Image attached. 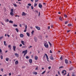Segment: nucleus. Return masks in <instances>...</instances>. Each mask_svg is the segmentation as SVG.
I'll return each instance as SVG.
<instances>
[{
    "label": "nucleus",
    "mask_w": 76,
    "mask_h": 76,
    "mask_svg": "<svg viewBox=\"0 0 76 76\" xmlns=\"http://www.w3.org/2000/svg\"><path fill=\"white\" fill-rule=\"evenodd\" d=\"M27 52H28V50H26L23 51L22 53H23V54L24 53V56H25L26 55V54H27Z\"/></svg>",
    "instance_id": "1"
},
{
    "label": "nucleus",
    "mask_w": 76,
    "mask_h": 76,
    "mask_svg": "<svg viewBox=\"0 0 76 76\" xmlns=\"http://www.w3.org/2000/svg\"><path fill=\"white\" fill-rule=\"evenodd\" d=\"M13 12V9H11V12H10V15L11 16H13L14 15V13Z\"/></svg>",
    "instance_id": "2"
},
{
    "label": "nucleus",
    "mask_w": 76,
    "mask_h": 76,
    "mask_svg": "<svg viewBox=\"0 0 76 76\" xmlns=\"http://www.w3.org/2000/svg\"><path fill=\"white\" fill-rule=\"evenodd\" d=\"M62 73H63L64 74V75H65L66 74V70H63L62 72Z\"/></svg>",
    "instance_id": "3"
},
{
    "label": "nucleus",
    "mask_w": 76,
    "mask_h": 76,
    "mask_svg": "<svg viewBox=\"0 0 76 76\" xmlns=\"http://www.w3.org/2000/svg\"><path fill=\"white\" fill-rule=\"evenodd\" d=\"M45 55L46 57V59H47V61H49V60H48V59H49L48 56V55H47V54L46 53L45 54Z\"/></svg>",
    "instance_id": "4"
},
{
    "label": "nucleus",
    "mask_w": 76,
    "mask_h": 76,
    "mask_svg": "<svg viewBox=\"0 0 76 76\" xmlns=\"http://www.w3.org/2000/svg\"><path fill=\"white\" fill-rule=\"evenodd\" d=\"M27 25H26L25 26V30L24 31V32H26V31H27Z\"/></svg>",
    "instance_id": "5"
},
{
    "label": "nucleus",
    "mask_w": 76,
    "mask_h": 76,
    "mask_svg": "<svg viewBox=\"0 0 76 76\" xmlns=\"http://www.w3.org/2000/svg\"><path fill=\"white\" fill-rule=\"evenodd\" d=\"M44 46L46 47V48H48V45L47 43L44 44Z\"/></svg>",
    "instance_id": "6"
},
{
    "label": "nucleus",
    "mask_w": 76,
    "mask_h": 76,
    "mask_svg": "<svg viewBox=\"0 0 76 76\" xmlns=\"http://www.w3.org/2000/svg\"><path fill=\"white\" fill-rule=\"evenodd\" d=\"M36 28V29H37V30H40L41 28H40V27L38 26H35Z\"/></svg>",
    "instance_id": "7"
},
{
    "label": "nucleus",
    "mask_w": 76,
    "mask_h": 76,
    "mask_svg": "<svg viewBox=\"0 0 76 76\" xmlns=\"http://www.w3.org/2000/svg\"><path fill=\"white\" fill-rule=\"evenodd\" d=\"M39 7L40 8H42V4L41 3L39 4Z\"/></svg>",
    "instance_id": "8"
},
{
    "label": "nucleus",
    "mask_w": 76,
    "mask_h": 76,
    "mask_svg": "<svg viewBox=\"0 0 76 76\" xmlns=\"http://www.w3.org/2000/svg\"><path fill=\"white\" fill-rule=\"evenodd\" d=\"M26 14L25 12H23L22 13V16H26Z\"/></svg>",
    "instance_id": "9"
},
{
    "label": "nucleus",
    "mask_w": 76,
    "mask_h": 76,
    "mask_svg": "<svg viewBox=\"0 0 76 76\" xmlns=\"http://www.w3.org/2000/svg\"><path fill=\"white\" fill-rule=\"evenodd\" d=\"M50 59L51 60H54V58H53V57L52 56H50Z\"/></svg>",
    "instance_id": "10"
},
{
    "label": "nucleus",
    "mask_w": 76,
    "mask_h": 76,
    "mask_svg": "<svg viewBox=\"0 0 76 76\" xmlns=\"http://www.w3.org/2000/svg\"><path fill=\"white\" fill-rule=\"evenodd\" d=\"M29 62L30 63H32V59H29Z\"/></svg>",
    "instance_id": "11"
},
{
    "label": "nucleus",
    "mask_w": 76,
    "mask_h": 76,
    "mask_svg": "<svg viewBox=\"0 0 76 76\" xmlns=\"http://www.w3.org/2000/svg\"><path fill=\"white\" fill-rule=\"evenodd\" d=\"M19 64V62L18 61H16L15 62V64L16 65L18 64Z\"/></svg>",
    "instance_id": "12"
},
{
    "label": "nucleus",
    "mask_w": 76,
    "mask_h": 76,
    "mask_svg": "<svg viewBox=\"0 0 76 76\" xmlns=\"http://www.w3.org/2000/svg\"><path fill=\"white\" fill-rule=\"evenodd\" d=\"M16 47L15 46H13V48L14 51H15L16 50Z\"/></svg>",
    "instance_id": "13"
},
{
    "label": "nucleus",
    "mask_w": 76,
    "mask_h": 76,
    "mask_svg": "<svg viewBox=\"0 0 76 76\" xmlns=\"http://www.w3.org/2000/svg\"><path fill=\"white\" fill-rule=\"evenodd\" d=\"M34 40L35 42H37V38L36 37H34Z\"/></svg>",
    "instance_id": "14"
},
{
    "label": "nucleus",
    "mask_w": 76,
    "mask_h": 76,
    "mask_svg": "<svg viewBox=\"0 0 76 76\" xmlns=\"http://www.w3.org/2000/svg\"><path fill=\"white\" fill-rule=\"evenodd\" d=\"M35 59L36 60H37L38 59V56H35Z\"/></svg>",
    "instance_id": "15"
},
{
    "label": "nucleus",
    "mask_w": 76,
    "mask_h": 76,
    "mask_svg": "<svg viewBox=\"0 0 76 76\" xmlns=\"http://www.w3.org/2000/svg\"><path fill=\"white\" fill-rule=\"evenodd\" d=\"M65 63L66 64H67L68 63V61L67 60L65 59Z\"/></svg>",
    "instance_id": "16"
},
{
    "label": "nucleus",
    "mask_w": 76,
    "mask_h": 76,
    "mask_svg": "<svg viewBox=\"0 0 76 76\" xmlns=\"http://www.w3.org/2000/svg\"><path fill=\"white\" fill-rule=\"evenodd\" d=\"M5 60H6V61H9V58H6Z\"/></svg>",
    "instance_id": "17"
},
{
    "label": "nucleus",
    "mask_w": 76,
    "mask_h": 76,
    "mask_svg": "<svg viewBox=\"0 0 76 76\" xmlns=\"http://www.w3.org/2000/svg\"><path fill=\"white\" fill-rule=\"evenodd\" d=\"M15 55L17 57H19V54H18L15 53Z\"/></svg>",
    "instance_id": "18"
},
{
    "label": "nucleus",
    "mask_w": 76,
    "mask_h": 76,
    "mask_svg": "<svg viewBox=\"0 0 76 76\" xmlns=\"http://www.w3.org/2000/svg\"><path fill=\"white\" fill-rule=\"evenodd\" d=\"M21 42L22 44H23V45H25V43H24V41H21Z\"/></svg>",
    "instance_id": "19"
},
{
    "label": "nucleus",
    "mask_w": 76,
    "mask_h": 76,
    "mask_svg": "<svg viewBox=\"0 0 76 76\" xmlns=\"http://www.w3.org/2000/svg\"><path fill=\"white\" fill-rule=\"evenodd\" d=\"M20 37L21 38L23 37V34H21L20 35Z\"/></svg>",
    "instance_id": "20"
},
{
    "label": "nucleus",
    "mask_w": 76,
    "mask_h": 76,
    "mask_svg": "<svg viewBox=\"0 0 76 76\" xmlns=\"http://www.w3.org/2000/svg\"><path fill=\"white\" fill-rule=\"evenodd\" d=\"M26 34L28 36V37H30V35H29V33L27 32L26 33Z\"/></svg>",
    "instance_id": "21"
},
{
    "label": "nucleus",
    "mask_w": 76,
    "mask_h": 76,
    "mask_svg": "<svg viewBox=\"0 0 76 76\" xmlns=\"http://www.w3.org/2000/svg\"><path fill=\"white\" fill-rule=\"evenodd\" d=\"M64 16L65 18H67V16L66 14H64Z\"/></svg>",
    "instance_id": "22"
},
{
    "label": "nucleus",
    "mask_w": 76,
    "mask_h": 76,
    "mask_svg": "<svg viewBox=\"0 0 76 76\" xmlns=\"http://www.w3.org/2000/svg\"><path fill=\"white\" fill-rule=\"evenodd\" d=\"M37 4H37L36 3H34V7H36V6H37Z\"/></svg>",
    "instance_id": "23"
},
{
    "label": "nucleus",
    "mask_w": 76,
    "mask_h": 76,
    "mask_svg": "<svg viewBox=\"0 0 76 76\" xmlns=\"http://www.w3.org/2000/svg\"><path fill=\"white\" fill-rule=\"evenodd\" d=\"M15 30H16L17 32H19V30H18V28H15Z\"/></svg>",
    "instance_id": "24"
},
{
    "label": "nucleus",
    "mask_w": 76,
    "mask_h": 76,
    "mask_svg": "<svg viewBox=\"0 0 76 76\" xmlns=\"http://www.w3.org/2000/svg\"><path fill=\"white\" fill-rule=\"evenodd\" d=\"M9 23H13V21L12 20H10L9 22Z\"/></svg>",
    "instance_id": "25"
},
{
    "label": "nucleus",
    "mask_w": 76,
    "mask_h": 76,
    "mask_svg": "<svg viewBox=\"0 0 76 76\" xmlns=\"http://www.w3.org/2000/svg\"><path fill=\"white\" fill-rule=\"evenodd\" d=\"M13 26H14V27H17V26H18V25L14 24L13 25Z\"/></svg>",
    "instance_id": "26"
},
{
    "label": "nucleus",
    "mask_w": 76,
    "mask_h": 76,
    "mask_svg": "<svg viewBox=\"0 0 76 76\" xmlns=\"http://www.w3.org/2000/svg\"><path fill=\"white\" fill-rule=\"evenodd\" d=\"M34 75H37V72H34L33 73Z\"/></svg>",
    "instance_id": "27"
},
{
    "label": "nucleus",
    "mask_w": 76,
    "mask_h": 76,
    "mask_svg": "<svg viewBox=\"0 0 76 76\" xmlns=\"http://www.w3.org/2000/svg\"><path fill=\"white\" fill-rule=\"evenodd\" d=\"M46 72V71H44L42 73V75H44V73H45Z\"/></svg>",
    "instance_id": "28"
},
{
    "label": "nucleus",
    "mask_w": 76,
    "mask_h": 76,
    "mask_svg": "<svg viewBox=\"0 0 76 76\" xmlns=\"http://www.w3.org/2000/svg\"><path fill=\"white\" fill-rule=\"evenodd\" d=\"M34 32V30L32 31L31 32V35H33Z\"/></svg>",
    "instance_id": "29"
},
{
    "label": "nucleus",
    "mask_w": 76,
    "mask_h": 76,
    "mask_svg": "<svg viewBox=\"0 0 76 76\" xmlns=\"http://www.w3.org/2000/svg\"><path fill=\"white\" fill-rule=\"evenodd\" d=\"M4 45L5 46L7 45V44H6V41H4Z\"/></svg>",
    "instance_id": "30"
},
{
    "label": "nucleus",
    "mask_w": 76,
    "mask_h": 76,
    "mask_svg": "<svg viewBox=\"0 0 76 76\" xmlns=\"http://www.w3.org/2000/svg\"><path fill=\"white\" fill-rule=\"evenodd\" d=\"M68 26H72V24H69L68 25Z\"/></svg>",
    "instance_id": "31"
},
{
    "label": "nucleus",
    "mask_w": 76,
    "mask_h": 76,
    "mask_svg": "<svg viewBox=\"0 0 76 76\" xmlns=\"http://www.w3.org/2000/svg\"><path fill=\"white\" fill-rule=\"evenodd\" d=\"M3 37H4L3 36H2L0 37V41H1V39L2 38H3Z\"/></svg>",
    "instance_id": "32"
},
{
    "label": "nucleus",
    "mask_w": 76,
    "mask_h": 76,
    "mask_svg": "<svg viewBox=\"0 0 76 76\" xmlns=\"http://www.w3.org/2000/svg\"><path fill=\"white\" fill-rule=\"evenodd\" d=\"M48 43H49V44L50 45V47H51V45H52L51 43H50V42H48Z\"/></svg>",
    "instance_id": "33"
},
{
    "label": "nucleus",
    "mask_w": 76,
    "mask_h": 76,
    "mask_svg": "<svg viewBox=\"0 0 76 76\" xmlns=\"http://www.w3.org/2000/svg\"><path fill=\"white\" fill-rule=\"evenodd\" d=\"M28 6H31V4H28Z\"/></svg>",
    "instance_id": "34"
},
{
    "label": "nucleus",
    "mask_w": 76,
    "mask_h": 76,
    "mask_svg": "<svg viewBox=\"0 0 76 76\" xmlns=\"http://www.w3.org/2000/svg\"><path fill=\"white\" fill-rule=\"evenodd\" d=\"M26 58L27 59H28V58H29V57H28V56H26Z\"/></svg>",
    "instance_id": "35"
},
{
    "label": "nucleus",
    "mask_w": 76,
    "mask_h": 76,
    "mask_svg": "<svg viewBox=\"0 0 76 76\" xmlns=\"http://www.w3.org/2000/svg\"><path fill=\"white\" fill-rule=\"evenodd\" d=\"M13 5L15 7H17V5L16 4H13Z\"/></svg>",
    "instance_id": "36"
},
{
    "label": "nucleus",
    "mask_w": 76,
    "mask_h": 76,
    "mask_svg": "<svg viewBox=\"0 0 76 76\" xmlns=\"http://www.w3.org/2000/svg\"><path fill=\"white\" fill-rule=\"evenodd\" d=\"M59 19H60V20L62 21V18H61V17H60L59 18Z\"/></svg>",
    "instance_id": "37"
},
{
    "label": "nucleus",
    "mask_w": 76,
    "mask_h": 76,
    "mask_svg": "<svg viewBox=\"0 0 76 76\" xmlns=\"http://www.w3.org/2000/svg\"><path fill=\"white\" fill-rule=\"evenodd\" d=\"M62 68H63V66H61L59 67V69H62Z\"/></svg>",
    "instance_id": "38"
},
{
    "label": "nucleus",
    "mask_w": 76,
    "mask_h": 76,
    "mask_svg": "<svg viewBox=\"0 0 76 76\" xmlns=\"http://www.w3.org/2000/svg\"><path fill=\"white\" fill-rule=\"evenodd\" d=\"M38 67L37 66L36 67V68L35 69V70H38Z\"/></svg>",
    "instance_id": "39"
},
{
    "label": "nucleus",
    "mask_w": 76,
    "mask_h": 76,
    "mask_svg": "<svg viewBox=\"0 0 76 76\" xmlns=\"http://www.w3.org/2000/svg\"><path fill=\"white\" fill-rule=\"evenodd\" d=\"M0 58L1 59H3V56L1 55L0 56Z\"/></svg>",
    "instance_id": "40"
},
{
    "label": "nucleus",
    "mask_w": 76,
    "mask_h": 76,
    "mask_svg": "<svg viewBox=\"0 0 76 76\" xmlns=\"http://www.w3.org/2000/svg\"><path fill=\"white\" fill-rule=\"evenodd\" d=\"M6 21L7 22H8L9 21V19H7L6 20Z\"/></svg>",
    "instance_id": "41"
},
{
    "label": "nucleus",
    "mask_w": 76,
    "mask_h": 76,
    "mask_svg": "<svg viewBox=\"0 0 76 76\" xmlns=\"http://www.w3.org/2000/svg\"><path fill=\"white\" fill-rule=\"evenodd\" d=\"M10 47H11V46L10 45H8V48H10V49L11 48H10Z\"/></svg>",
    "instance_id": "42"
},
{
    "label": "nucleus",
    "mask_w": 76,
    "mask_h": 76,
    "mask_svg": "<svg viewBox=\"0 0 76 76\" xmlns=\"http://www.w3.org/2000/svg\"><path fill=\"white\" fill-rule=\"evenodd\" d=\"M60 59H61V60H62V59H63V57H62V56L61 57Z\"/></svg>",
    "instance_id": "43"
},
{
    "label": "nucleus",
    "mask_w": 76,
    "mask_h": 76,
    "mask_svg": "<svg viewBox=\"0 0 76 76\" xmlns=\"http://www.w3.org/2000/svg\"><path fill=\"white\" fill-rule=\"evenodd\" d=\"M58 75H60V72L59 71H58Z\"/></svg>",
    "instance_id": "44"
},
{
    "label": "nucleus",
    "mask_w": 76,
    "mask_h": 76,
    "mask_svg": "<svg viewBox=\"0 0 76 76\" xmlns=\"http://www.w3.org/2000/svg\"><path fill=\"white\" fill-rule=\"evenodd\" d=\"M1 71H2V72H3V69H1Z\"/></svg>",
    "instance_id": "45"
},
{
    "label": "nucleus",
    "mask_w": 76,
    "mask_h": 76,
    "mask_svg": "<svg viewBox=\"0 0 76 76\" xmlns=\"http://www.w3.org/2000/svg\"><path fill=\"white\" fill-rule=\"evenodd\" d=\"M32 46H30L28 47V48H32Z\"/></svg>",
    "instance_id": "46"
},
{
    "label": "nucleus",
    "mask_w": 76,
    "mask_h": 76,
    "mask_svg": "<svg viewBox=\"0 0 76 76\" xmlns=\"http://www.w3.org/2000/svg\"><path fill=\"white\" fill-rule=\"evenodd\" d=\"M7 36L8 37H10V35H8V34H7Z\"/></svg>",
    "instance_id": "47"
},
{
    "label": "nucleus",
    "mask_w": 76,
    "mask_h": 76,
    "mask_svg": "<svg viewBox=\"0 0 76 76\" xmlns=\"http://www.w3.org/2000/svg\"><path fill=\"white\" fill-rule=\"evenodd\" d=\"M48 29H50V26H48Z\"/></svg>",
    "instance_id": "48"
},
{
    "label": "nucleus",
    "mask_w": 76,
    "mask_h": 76,
    "mask_svg": "<svg viewBox=\"0 0 76 76\" xmlns=\"http://www.w3.org/2000/svg\"><path fill=\"white\" fill-rule=\"evenodd\" d=\"M31 9H34V7H33V6H31Z\"/></svg>",
    "instance_id": "49"
},
{
    "label": "nucleus",
    "mask_w": 76,
    "mask_h": 76,
    "mask_svg": "<svg viewBox=\"0 0 76 76\" xmlns=\"http://www.w3.org/2000/svg\"><path fill=\"white\" fill-rule=\"evenodd\" d=\"M2 52V51H1V49H0V53H1Z\"/></svg>",
    "instance_id": "50"
},
{
    "label": "nucleus",
    "mask_w": 76,
    "mask_h": 76,
    "mask_svg": "<svg viewBox=\"0 0 76 76\" xmlns=\"http://www.w3.org/2000/svg\"><path fill=\"white\" fill-rule=\"evenodd\" d=\"M39 0H35V2H37V1H38Z\"/></svg>",
    "instance_id": "51"
},
{
    "label": "nucleus",
    "mask_w": 76,
    "mask_h": 76,
    "mask_svg": "<svg viewBox=\"0 0 76 76\" xmlns=\"http://www.w3.org/2000/svg\"><path fill=\"white\" fill-rule=\"evenodd\" d=\"M19 26H20V27H22V25H21V24H20Z\"/></svg>",
    "instance_id": "52"
},
{
    "label": "nucleus",
    "mask_w": 76,
    "mask_h": 76,
    "mask_svg": "<svg viewBox=\"0 0 76 76\" xmlns=\"http://www.w3.org/2000/svg\"><path fill=\"white\" fill-rule=\"evenodd\" d=\"M67 23H68V22L67 21V22H66L65 23V24H67Z\"/></svg>",
    "instance_id": "53"
},
{
    "label": "nucleus",
    "mask_w": 76,
    "mask_h": 76,
    "mask_svg": "<svg viewBox=\"0 0 76 76\" xmlns=\"http://www.w3.org/2000/svg\"><path fill=\"white\" fill-rule=\"evenodd\" d=\"M22 44H20V47H22Z\"/></svg>",
    "instance_id": "54"
},
{
    "label": "nucleus",
    "mask_w": 76,
    "mask_h": 76,
    "mask_svg": "<svg viewBox=\"0 0 76 76\" xmlns=\"http://www.w3.org/2000/svg\"><path fill=\"white\" fill-rule=\"evenodd\" d=\"M31 58H33L34 57V55H31Z\"/></svg>",
    "instance_id": "55"
},
{
    "label": "nucleus",
    "mask_w": 76,
    "mask_h": 76,
    "mask_svg": "<svg viewBox=\"0 0 76 76\" xmlns=\"http://www.w3.org/2000/svg\"><path fill=\"white\" fill-rule=\"evenodd\" d=\"M48 68L49 69H51V66H49L48 67Z\"/></svg>",
    "instance_id": "56"
},
{
    "label": "nucleus",
    "mask_w": 76,
    "mask_h": 76,
    "mask_svg": "<svg viewBox=\"0 0 76 76\" xmlns=\"http://www.w3.org/2000/svg\"><path fill=\"white\" fill-rule=\"evenodd\" d=\"M38 15H39V16H40V12H39Z\"/></svg>",
    "instance_id": "57"
},
{
    "label": "nucleus",
    "mask_w": 76,
    "mask_h": 76,
    "mask_svg": "<svg viewBox=\"0 0 76 76\" xmlns=\"http://www.w3.org/2000/svg\"><path fill=\"white\" fill-rule=\"evenodd\" d=\"M30 28H31V29H33V27H30Z\"/></svg>",
    "instance_id": "58"
},
{
    "label": "nucleus",
    "mask_w": 76,
    "mask_h": 76,
    "mask_svg": "<svg viewBox=\"0 0 76 76\" xmlns=\"http://www.w3.org/2000/svg\"><path fill=\"white\" fill-rule=\"evenodd\" d=\"M70 31V30H68L67 32H69Z\"/></svg>",
    "instance_id": "59"
},
{
    "label": "nucleus",
    "mask_w": 76,
    "mask_h": 76,
    "mask_svg": "<svg viewBox=\"0 0 76 76\" xmlns=\"http://www.w3.org/2000/svg\"><path fill=\"white\" fill-rule=\"evenodd\" d=\"M1 23L2 25H4V24H3V23Z\"/></svg>",
    "instance_id": "60"
},
{
    "label": "nucleus",
    "mask_w": 76,
    "mask_h": 76,
    "mask_svg": "<svg viewBox=\"0 0 76 76\" xmlns=\"http://www.w3.org/2000/svg\"><path fill=\"white\" fill-rule=\"evenodd\" d=\"M52 53V51L51 50H50V53Z\"/></svg>",
    "instance_id": "61"
},
{
    "label": "nucleus",
    "mask_w": 76,
    "mask_h": 76,
    "mask_svg": "<svg viewBox=\"0 0 76 76\" xmlns=\"http://www.w3.org/2000/svg\"><path fill=\"white\" fill-rule=\"evenodd\" d=\"M22 47V48H26V47L25 46H23Z\"/></svg>",
    "instance_id": "62"
},
{
    "label": "nucleus",
    "mask_w": 76,
    "mask_h": 76,
    "mask_svg": "<svg viewBox=\"0 0 76 76\" xmlns=\"http://www.w3.org/2000/svg\"><path fill=\"white\" fill-rule=\"evenodd\" d=\"M53 25H52L51 26V28H53Z\"/></svg>",
    "instance_id": "63"
},
{
    "label": "nucleus",
    "mask_w": 76,
    "mask_h": 76,
    "mask_svg": "<svg viewBox=\"0 0 76 76\" xmlns=\"http://www.w3.org/2000/svg\"><path fill=\"white\" fill-rule=\"evenodd\" d=\"M67 76H70V75H69V73L67 75Z\"/></svg>",
    "instance_id": "64"
}]
</instances>
